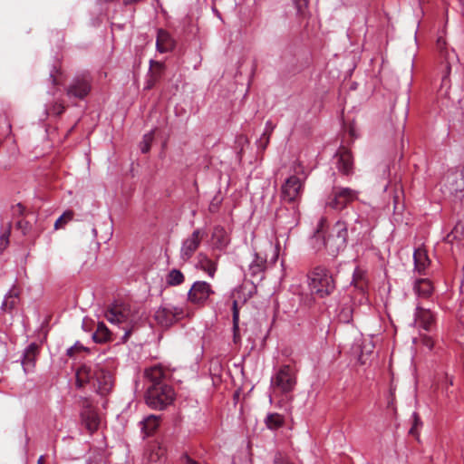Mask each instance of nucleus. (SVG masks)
Segmentation results:
<instances>
[{
	"instance_id": "23",
	"label": "nucleus",
	"mask_w": 464,
	"mask_h": 464,
	"mask_svg": "<svg viewBox=\"0 0 464 464\" xmlns=\"http://www.w3.org/2000/svg\"><path fill=\"white\" fill-rule=\"evenodd\" d=\"M413 260H414V270L417 271L420 275H424L425 270L430 265V259L428 257L426 250L422 248H418L413 253Z\"/></svg>"
},
{
	"instance_id": "37",
	"label": "nucleus",
	"mask_w": 464,
	"mask_h": 464,
	"mask_svg": "<svg viewBox=\"0 0 464 464\" xmlns=\"http://www.w3.org/2000/svg\"><path fill=\"white\" fill-rule=\"evenodd\" d=\"M64 105L60 102H55L46 109V113L51 115L59 116L64 111Z\"/></svg>"
},
{
	"instance_id": "51",
	"label": "nucleus",
	"mask_w": 464,
	"mask_h": 464,
	"mask_svg": "<svg viewBox=\"0 0 464 464\" xmlns=\"http://www.w3.org/2000/svg\"><path fill=\"white\" fill-rule=\"evenodd\" d=\"M157 82H158V80H156V79L152 78L150 75H149L145 88L151 89Z\"/></svg>"
},
{
	"instance_id": "39",
	"label": "nucleus",
	"mask_w": 464,
	"mask_h": 464,
	"mask_svg": "<svg viewBox=\"0 0 464 464\" xmlns=\"http://www.w3.org/2000/svg\"><path fill=\"white\" fill-rule=\"evenodd\" d=\"M274 464H294L290 459L280 453V452H277L276 455H275V458H274Z\"/></svg>"
},
{
	"instance_id": "2",
	"label": "nucleus",
	"mask_w": 464,
	"mask_h": 464,
	"mask_svg": "<svg viewBox=\"0 0 464 464\" xmlns=\"http://www.w3.org/2000/svg\"><path fill=\"white\" fill-rule=\"evenodd\" d=\"M307 277L311 293L319 298L331 295L336 288L335 280L332 273L324 266H315L308 273Z\"/></svg>"
},
{
	"instance_id": "54",
	"label": "nucleus",
	"mask_w": 464,
	"mask_h": 464,
	"mask_svg": "<svg viewBox=\"0 0 464 464\" xmlns=\"http://www.w3.org/2000/svg\"><path fill=\"white\" fill-rule=\"evenodd\" d=\"M413 419H414V426H417L418 422H419V417L417 415V413H413ZM414 428L415 427H412L410 430L411 433H413L414 432Z\"/></svg>"
},
{
	"instance_id": "34",
	"label": "nucleus",
	"mask_w": 464,
	"mask_h": 464,
	"mask_svg": "<svg viewBox=\"0 0 464 464\" xmlns=\"http://www.w3.org/2000/svg\"><path fill=\"white\" fill-rule=\"evenodd\" d=\"M150 68L149 75H150L152 78L159 81L163 74V71H164L163 63L150 60Z\"/></svg>"
},
{
	"instance_id": "4",
	"label": "nucleus",
	"mask_w": 464,
	"mask_h": 464,
	"mask_svg": "<svg viewBox=\"0 0 464 464\" xmlns=\"http://www.w3.org/2000/svg\"><path fill=\"white\" fill-rule=\"evenodd\" d=\"M357 198L358 191L350 188L334 185L332 191L326 198L325 206L332 209L340 211Z\"/></svg>"
},
{
	"instance_id": "32",
	"label": "nucleus",
	"mask_w": 464,
	"mask_h": 464,
	"mask_svg": "<svg viewBox=\"0 0 464 464\" xmlns=\"http://www.w3.org/2000/svg\"><path fill=\"white\" fill-rule=\"evenodd\" d=\"M264 422L267 429L276 430L285 424V417L276 412H269L266 416Z\"/></svg>"
},
{
	"instance_id": "16",
	"label": "nucleus",
	"mask_w": 464,
	"mask_h": 464,
	"mask_svg": "<svg viewBox=\"0 0 464 464\" xmlns=\"http://www.w3.org/2000/svg\"><path fill=\"white\" fill-rule=\"evenodd\" d=\"M327 220L325 218H321L317 223L316 228L313 236L309 239L311 247L315 251L319 252L324 249L326 251L325 243V231Z\"/></svg>"
},
{
	"instance_id": "47",
	"label": "nucleus",
	"mask_w": 464,
	"mask_h": 464,
	"mask_svg": "<svg viewBox=\"0 0 464 464\" xmlns=\"http://www.w3.org/2000/svg\"><path fill=\"white\" fill-rule=\"evenodd\" d=\"M28 225H29L28 222L24 221V220H19L16 223L17 227L20 228L22 230L23 234H24V235L26 234Z\"/></svg>"
},
{
	"instance_id": "53",
	"label": "nucleus",
	"mask_w": 464,
	"mask_h": 464,
	"mask_svg": "<svg viewBox=\"0 0 464 464\" xmlns=\"http://www.w3.org/2000/svg\"><path fill=\"white\" fill-rule=\"evenodd\" d=\"M57 70L55 67L53 68V70L51 71L50 72V78L52 79V82L53 84H57V81H56V78H55V75H54V72H56Z\"/></svg>"
},
{
	"instance_id": "24",
	"label": "nucleus",
	"mask_w": 464,
	"mask_h": 464,
	"mask_svg": "<svg viewBox=\"0 0 464 464\" xmlns=\"http://www.w3.org/2000/svg\"><path fill=\"white\" fill-rule=\"evenodd\" d=\"M20 302V292L15 287L13 286L8 293L5 295L3 304H2V309L5 312H12L16 306L18 305Z\"/></svg>"
},
{
	"instance_id": "49",
	"label": "nucleus",
	"mask_w": 464,
	"mask_h": 464,
	"mask_svg": "<svg viewBox=\"0 0 464 464\" xmlns=\"http://www.w3.org/2000/svg\"><path fill=\"white\" fill-rule=\"evenodd\" d=\"M122 329L124 330V334L121 337V341L122 343H126L130 336V334H131V330L130 329H127L125 325L122 326Z\"/></svg>"
},
{
	"instance_id": "56",
	"label": "nucleus",
	"mask_w": 464,
	"mask_h": 464,
	"mask_svg": "<svg viewBox=\"0 0 464 464\" xmlns=\"http://www.w3.org/2000/svg\"><path fill=\"white\" fill-rule=\"evenodd\" d=\"M73 350H74V347H70V348L67 350V355H69V356H72V354H73Z\"/></svg>"
},
{
	"instance_id": "22",
	"label": "nucleus",
	"mask_w": 464,
	"mask_h": 464,
	"mask_svg": "<svg viewBox=\"0 0 464 464\" xmlns=\"http://www.w3.org/2000/svg\"><path fill=\"white\" fill-rule=\"evenodd\" d=\"M212 240L213 247L218 250H224L230 242L227 231L221 226H216L213 228Z\"/></svg>"
},
{
	"instance_id": "48",
	"label": "nucleus",
	"mask_w": 464,
	"mask_h": 464,
	"mask_svg": "<svg viewBox=\"0 0 464 464\" xmlns=\"http://www.w3.org/2000/svg\"><path fill=\"white\" fill-rule=\"evenodd\" d=\"M164 451H165V450L159 444L158 450L156 451H154V450H152L151 458L153 459V457L155 455L156 459H158L164 454Z\"/></svg>"
},
{
	"instance_id": "6",
	"label": "nucleus",
	"mask_w": 464,
	"mask_h": 464,
	"mask_svg": "<svg viewBox=\"0 0 464 464\" xmlns=\"http://www.w3.org/2000/svg\"><path fill=\"white\" fill-rule=\"evenodd\" d=\"M185 315L186 311L182 306L163 304L155 312L154 319L161 327L169 328L183 319Z\"/></svg>"
},
{
	"instance_id": "20",
	"label": "nucleus",
	"mask_w": 464,
	"mask_h": 464,
	"mask_svg": "<svg viewBox=\"0 0 464 464\" xmlns=\"http://www.w3.org/2000/svg\"><path fill=\"white\" fill-rule=\"evenodd\" d=\"M413 290L419 298L429 299L434 291L432 282L428 278H419L413 283Z\"/></svg>"
},
{
	"instance_id": "44",
	"label": "nucleus",
	"mask_w": 464,
	"mask_h": 464,
	"mask_svg": "<svg viewBox=\"0 0 464 464\" xmlns=\"http://www.w3.org/2000/svg\"><path fill=\"white\" fill-rule=\"evenodd\" d=\"M445 45L446 41L442 37H439L436 43V46L443 55L447 56L448 52L444 51Z\"/></svg>"
},
{
	"instance_id": "50",
	"label": "nucleus",
	"mask_w": 464,
	"mask_h": 464,
	"mask_svg": "<svg viewBox=\"0 0 464 464\" xmlns=\"http://www.w3.org/2000/svg\"><path fill=\"white\" fill-rule=\"evenodd\" d=\"M157 82H158V80H156V79L152 78L150 75H149L145 88L151 89Z\"/></svg>"
},
{
	"instance_id": "36",
	"label": "nucleus",
	"mask_w": 464,
	"mask_h": 464,
	"mask_svg": "<svg viewBox=\"0 0 464 464\" xmlns=\"http://www.w3.org/2000/svg\"><path fill=\"white\" fill-rule=\"evenodd\" d=\"M74 213L72 210H66L63 215L55 221L54 228L60 229L63 228L68 222L72 220Z\"/></svg>"
},
{
	"instance_id": "10",
	"label": "nucleus",
	"mask_w": 464,
	"mask_h": 464,
	"mask_svg": "<svg viewBox=\"0 0 464 464\" xmlns=\"http://www.w3.org/2000/svg\"><path fill=\"white\" fill-rule=\"evenodd\" d=\"M205 236L206 232L204 229L197 228L182 241L180 247V258L184 262L188 261L193 256Z\"/></svg>"
},
{
	"instance_id": "3",
	"label": "nucleus",
	"mask_w": 464,
	"mask_h": 464,
	"mask_svg": "<svg viewBox=\"0 0 464 464\" xmlns=\"http://www.w3.org/2000/svg\"><path fill=\"white\" fill-rule=\"evenodd\" d=\"M304 180L295 175L285 179L280 189V199L284 204L297 205L301 200Z\"/></svg>"
},
{
	"instance_id": "38",
	"label": "nucleus",
	"mask_w": 464,
	"mask_h": 464,
	"mask_svg": "<svg viewBox=\"0 0 464 464\" xmlns=\"http://www.w3.org/2000/svg\"><path fill=\"white\" fill-rule=\"evenodd\" d=\"M153 140V133L149 132L143 136V140L140 143V150L142 153H147L150 150V145Z\"/></svg>"
},
{
	"instance_id": "55",
	"label": "nucleus",
	"mask_w": 464,
	"mask_h": 464,
	"mask_svg": "<svg viewBox=\"0 0 464 464\" xmlns=\"http://www.w3.org/2000/svg\"><path fill=\"white\" fill-rule=\"evenodd\" d=\"M138 0H123L124 2V5H131L135 2H137Z\"/></svg>"
},
{
	"instance_id": "43",
	"label": "nucleus",
	"mask_w": 464,
	"mask_h": 464,
	"mask_svg": "<svg viewBox=\"0 0 464 464\" xmlns=\"http://www.w3.org/2000/svg\"><path fill=\"white\" fill-rule=\"evenodd\" d=\"M180 464H199L198 461L193 459L187 453H183L179 458Z\"/></svg>"
},
{
	"instance_id": "18",
	"label": "nucleus",
	"mask_w": 464,
	"mask_h": 464,
	"mask_svg": "<svg viewBox=\"0 0 464 464\" xmlns=\"http://www.w3.org/2000/svg\"><path fill=\"white\" fill-rule=\"evenodd\" d=\"M40 346L35 343H30L24 352L22 358V365L25 373L31 372L34 366L37 356L39 354Z\"/></svg>"
},
{
	"instance_id": "1",
	"label": "nucleus",
	"mask_w": 464,
	"mask_h": 464,
	"mask_svg": "<svg viewBox=\"0 0 464 464\" xmlns=\"http://www.w3.org/2000/svg\"><path fill=\"white\" fill-rule=\"evenodd\" d=\"M169 372L161 365H154L145 369L147 391L145 401L153 410H164L175 399L173 388L166 382Z\"/></svg>"
},
{
	"instance_id": "8",
	"label": "nucleus",
	"mask_w": 464,
	"mask_h": 464,
	"mask_svg": "<svg viewBox=\"0 0 464 464\" xmlns=\"http://www.w3.org/2000/svg\"><path fill=\"white\" fill-rule=\"evenodd\" d=\"M92 90V78L88 73L75 76L67 86L65 92L69 98L83 100Z\"/></svg>"
},
{
	"instance_id": "29",
	"label": "nucleus",
	"mask_w": 464,
	"mask_h": 464,
	"mask_svg": "<svg viewBox=\"0 0 464 464\" xmlns=\"http://www.w3.org/2000/svg\"><path fill=\"white\" fill-rule=\"evenodd\" d=\"M232 321H233V342L235 344L241 343V335L239 333V309L237 300L233 301L232 304Z\"/></svg>"
},
{
	"instance_id": "21",
	"label": "nucleus",
	"mask_w": 464,
	"mask_h": 464,
	"mask_svg": "<svg viewBox=\"0 0 464 464\" xmlns=\"http://www.w3.org/2000/svg\"><path fill=\"white\" fill-rule=\"evenodd\" d=\"M160 423V416L150 414L145 417L140 422V430L144 438L154 434Z\"/></svg>"
},
{
	"instance_id": "31",
	"label": "nucleus",
	"mask_w": 464,
	"mask_h": 464,
	"mask_svg": "<svg viewBox=\"0 0 464 464\" xmlns=\"http://www.w3.org/2000/svg\"><path fill=\"white\" fill-rule=\"evenodd\" d=\"M331 233L341 240L343 244L347 246L348 239V225L343 220H338L332 227Z\"/></svg>"
},
{
	"instance_id": "13",
	"label": "nucleus",
	"mask_w": 464,
	"mask_h": 464,
	"mask_svg": "<svg viewBox=\"0 0 464 464\" xmlns=\"http://www.w3.org/2000/svg\"><path fill=\"white\" fill-rule=\"evenodd\" d=\"M130 314V309L123 304H113L105 312L106 319L114 324L128 325Z\"/></svg>"
},
{
	"instance_id": "57",
	"label": "nucleus",
	"mask_w": 464,
	"mask_h": 464,
	"mask_svg": "<svg viewBox=\"0 0 464 464\" xmlns=\"http://www.w3.org/2000/svg\"><path fill=\"white\" fill-rule=\"evenodd\" d=\"M37 464H44V456H41L38 459Z\"/></svg>"
},
{
	"instance_id": "5",
	"label": "nucleus",
	"mask_w": 464,
	"mask_h": 464,
	"mask_svg": "<svg viewBox=\"0 0 464 464\" xmlns=\"http://www.w3.org/2000/svg\"><path fill=\"white\" fill-rule=\"evenodd\" d=\"M296 376L293 367L283 365L271 378V386L276 392L286 394L294 391Z\"/></svg>"
},
{
	"instance_id": "17",
	"label": "nucleus",
	"mask_w": 464,
	"mask_h": 464,
	"mask_svg": "<svg viewBox=\"0 0 464 464\" xmlns=\"http://www.w3.org/2000/svg\"><path fill=\"white\" fill-rule=\"evenodd\" d=\"M415 322L420 327L426 331H431L435 324V315L430 309L421 307L417 304L415 311Z\"/></svg>"
},
{
	"instance_id": "25",
	"label": "nucleus",
	"mask_w": 464,
	"mask_h": 464,
	"mask_svg": "<svg viewBox=\"0 0 464 464\" xmlns=\"http://www.w3.org/2000/svg\"><path fill=\"white\" fill-rule=\"evenodd\" d=\"M266 268V257L261 254L255 252L254 258L251 261L248 270L252 276H260Z\"/></svg>"
},
{
	"instance_id": "26",
	"label": "nucleus",
	"mask_w": 464,
	"mask_h": 464,
	"mask_svg": "<svg viewBox=\"0 0 464 464\" xmlns=\"http://www.w3.org/2000/svg\"><path fill=\"white\" fill-rule=\"evenodd\" d=\"M198 267L206 272L211 278L215 276L218 264L216 261L211 260L205 253L198 255Z\"/></svg>"
},
{
	"instance_id": "45",
	"label": "nucleus",
	"mask_w": 464,
	"mask_h": 464,
	"mask_svg": "<svg viewBox=\"0 0 464 464\" xmlns=\"http://www.w3.org/2000/svg\"><path fill=\"white\" fill-rule=\"evenodd\" d=\"M421 343L424 346H426L429 350H431L434 346V342L430 336L423 335L421 338Z\"/></svg>"
},
{
	"instance_id": "9",
	"label": "nucleus",
	"mask_w": 464,
	"mask_h": 464,
	"mask_svg": "<svg viewBox=\"0 0 464 464\" xmlns=\"http://www.w3.org/2000/svg\"><path fill=\"white\" fill-rule=\"evenodd\" d=\"M80 417L82 424L90 434L94 433L99 429L101 422L100 416L87 398L82 400Z\"/></svg>"
},
{
	"instance_id": "14",
	"label": "nucleus",
	"mask_w": 464,
	"mask_h": 464,
	"mask_svg": "<svg viewBox=\"0 0 464 464\" xmlns=\"http://www.w3.org/2000/svg\"><path fill=\"white\" fill-rule=\"evenodd\" d=\"M93 380V392L104 396L111 391L112 376L108 371L99 367L96 372V377Z\"/></svg>"
},
{
	"instance_id": "41",
	"label": "nucleus",
	"mask_w": 464,
	"mask_h": 464,
	"mask_svg": "<svg viewBox=\"0 0 464 464\" xmlns=\"http://www.w3.org/2000/svg\"><path fill=\"white\" fill-rule=\"evenodd\" d=\"M294 3L296 7L297 13L299 14H304V10L307 8L308 1L307 0H294Z\"/></svg>"
},
{
	"instance_id": "58",
	"label": "nucleus",
	"mask_w": 464,
	"mask_h": 464,
	"mask_svg": "<svg viewBox=\"0 0 464 464\" xmlns=\"http://www.w3.org/2000/svg\"><path fill=\"white\" fill-rule=\"evenodd\" d=\"M16 208H17V209H18L19 213H22V212H23V210H24V207H23L20 203L16 205Z\"/></svg>"
},
{
	"instance_id": "46",
	"label": "nucleus",
	"mask_w": 464,
	"mask_h": 464,
	"mask_svg": "<svg viewBox=\"0 0 464 464\" xmlns=\"http://www.w3.org/2000/svg\"><path fill=\"white\" fill-rule=\"evenodd\" d=\"M274 129H275V125L273 124V122L271 121H267L263 133H266V135L267 134L268 136H271Z\"/></svg>"
},
{
	"instance_id": "40",
	"label": "nucleus",
	"mask_w": 464,
	"mask_h": 464,
	"mask_svg": "<svg viewBox=\"0 0 464 464\" xmlns=\"http://www.w3.org/2000/svg\"><path fill=\"white\" fill-rule=\"evenodd\" d=\"M10 224H8L7 230L0 237V250H4L9 243Z\"/></svg>"
},
{
	"instance_id": "15",
	"label": "nucleus",
	"mask_w": 464,
	"mask_h": 464,
	"mask_svg": "<svg viewBox=\"0 0 464 464\" xmlns=\"http://www.w3.org/2000/svg\"><path fill=\"white\" fill-rule=\"evenodd\" d=\"M99 366H91L83 364L80 366L75 373L76 377V387L81 389L85 387L86 385L90 386V389L92 390L93 386V379L96 377V372L98 371Z\"/></svg>"
},
{
	"instance_id": "60",
	"label": "nucleus",
	"mask_w": 464,
	"mask_h": 464,
	"mask_svg": "<svg viewBox=\"0 0 464 464\" xmlns=\"http://www.w3.org/2000/svg\"><path fill=\"white\" fill-rule=\"evenodd\" d=\"M113 0H99L100 3H110V2H112Z\"/></svg>"
},
{
	"instance_id": "7",
	"label": "nucleus",
	"mask_w": 464,
	"mask_h": 464,
	"mask_svg": "<svg viewBox=\"0 0 464 464\" xmlns=\"http://www.w3.org/2000/svg\"><path fill=\"white\" fill-rule=\"evenodd\" d=\"M299 206H281L276 212V225L278 227L291 230L293 227L297 226L299 222Z\"/></svg>"
},
{
	"instance_id": "11",
	"label": "nucleus",
	"mask_w": 464,
	"mask_h": 464,
	"mask_svg": "<svg viewBox=\"0 0 464 464\" xmlns=\"http://www.w3.org/2000/svg\"><path fill=\"white\" fill-rule=\"evenodd\" d=\"M334 164L338 172L345 177H351L354 173L353 158L350 150L340 149L334 157Z\"/></svg>"
},
{
	"instance_id": "12",
	"label": "nucleus",
	"mask_w": 464,
	"mask_h": 464,
	"mask_svg": "<svg viewBox=\"0 0 464 464\" xmlns=\"http://www.w3.org/2000/svg\"><path fill=\"white\" fill-rule=\"evenodd\" d=\"M212 294H214V291L208 283L197 281L188 293V300L194 304H200L206 302Z\"/></svg>"
},
{
	"instance_id": "42",
	"label": "nucleus",
	"mask_w": 464,
	"mask_h": 464,
	"mask_svg": "<svg viewBox=\"0 0 464 464\" xmlns=\"http://www.w3.org/2000/svg\"><path fill=\"white\" fill-rule=\"evenodd\" d=\"M270 140V136L266 133H263L259 140L256 141L257 147L261 150H265L266 146L268 145Z\"/></svg>"
},
{
	"instance_id": "27",
	"label": "nucleus",
	"mask_w": 464,
	"mask_h": 464,
	"mask_svg": "<svg viewBox=\"0 0 464 464\" xmlns=\"http://www.w3.org/2000/svg\"><path fill=\"white\" fill-rule=\"evenodd\" d=\"M326 252L332 256H336L340 252L343 251L346 246L337 239L332 233L325 236Z\"/></svg>"
},
{
	"instance_id": "30",
	"label": "nucleus",
	"mask_w": 464,
	"mask_h": 464,
	"mask_svg": "<svg viewBox=\"0 0 464 464\" xmlns=\"http://www.w3.org/2000/svg\"><path fill=\"white\" fill-rule=\"evenodd\" d=\"M111 332L103 322H99L95 332L92 334V339L97 343H103L111 340Z\"/></svg>"
},
{
	"instance_id": "52",
	"label": "nucleus",
	"mask_w": 464,
	"mask_h": 464,
	"mask_svg": "<svg viewBox=\"0 0 464 464\" xmlns=\"http://www.w3.org/2000/svg\"><path fill=\"white\" fill-rule=\"evenodd\" d=\"M453 385V378L450 377L448 374H446V385L445 390L448 391L449 386Z\"/></svg>"
},
{
	"instance_id": "33",
	"label": "nucleus",
	"mask_w": 464,
	"mask_h": 464,
	"mask_svg": "<svg viewBox=\"0 0 464 464\" xmlns=\"http://www.w3.org/2000/svg\"><path fill=\"white\" fill-rule=\"evenodd\" d=\"M185 280V276L179 269H171L166 276V283L168 285L176 286L181 285Z\"/></svg>"
},
{
	"instance_id": "61",
	"label": "nucleus",
	"mask_w": 464,
	"mask_h": 464,
	"mask_svg": "<svg viewBox=\"0 0 464 464\" xmlns=\"http://www.w3.org/2000/svg\"><path fill=\"white\" fill-rule=\"evenodd\" d=\"M455 190L456 191L459 190L461 192L462 190H464V188H459V189L456 188Z\"/></svg>"
},
{
	"instance_id": "59",
	"label": "nucleus",
	"mask_w": 464,
	"mask_h": 464,
	"mask_svg": "<svg viewBox=\"0 0 464 464\" xmlns=\"http://www.w3.org/2000/svg\"><path fill=\"white\" fill-rule=\"evenodd\" d=\"M354 285H355V287H359L361 290H362V289H363V285H362V283H357V282H355V283H354Z\"/></svg>"
},
{
	"instance_id": "35",
	"label": "nucleus",
	"mask_w": 464,
	"mask_h": 464,
	"mask_svg": "<svg viewBox=\"0 0 464 464\" xmlns=\"http://www.w3.org/2000/svg\"><path fill=\"white\" fill-rule=\"evenodd\" d=\"M339 320L348 324L353 320V307L350 304H344L338 314Z\"/></svg>"
},
{
	"instance_id": "28",
	"label": "nucleus",
	"mask_w": 464,
	"mask_h": 464,
	"mask_svg": "<svg viewBox=\"0 0 464 464\" xmlns=\"http://www.w3.org/2000/svg\"><path fill=\"white\" fill-rule=\"evenodd\" d=\"M464 239V224L458 221L450 233L444 237V241L449 244L459 243Z\"/></svg>"
},
{
	"instance_id": "19",
	"label": "nucleus",
	"mask_w": 464,
	"mask_h": 464,
	"mask_svg": "<svg viewBox=\"0 0 464 464\" xmlns=\"http://www.w3.org/2000/svg\"><path fill=\"white\" fill-rule=\"evenodd\" d=\"M175 40L164 29H158L156 37V49L160 53L171 52L175 48Z\"/></svg>"
}]
</instances>
